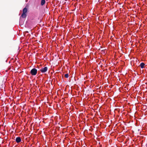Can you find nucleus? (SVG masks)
I'll return each instance as SVG.
<instances>
[{"mask_svg": "<svg viewBox=\"0 0 147 147\" xmlns=\"http://www.w3.org/2000/svg\"><path fill=\"white\" fill-rule=\"evenodd\" d=\"M27 9L25 7L23 9V13L22 14L21 17L23 18H25L27 16Z\"/></svg>", "mask_w": 147, "mask_h": 147, "instance_id": "1", "label": "nucleus"}, {"mask_svg": "<svg viewBox=\"0 0 147 147\" xmlns=\"http://www.w3.org/2000/svg\"><path fill=\"white\" fill-rule=\"evenodd\" d=\"M30 74L33 76L35 75L37 73V70L35 68H33L30 71Z\"/></svg>", "mask_w": 147, "mask_h": 147, "instance_id": "2", "label": "nucleus"}, {"mask_svg": "<svg viewBox=\"0 0 147 147\" xmlns=\"http://www.w3.org/2000/svg\"><path fill=\"white\" fill-rule=\"evenodd\" d=\"M48 70V67H45L42 68L40 70V71L42 73L46 72Z\"/></svg>", "mask_w": 147, "mask_h": 147, "instance_id": "3", "label": "nucleus"}, {"mask_svg": "<svg viewBox=\"0 0 147 147\" xmlns=\"http://www.w3.org/2000/svg\"><path fill=\"white\" fill-rule=\"evenodd\" d=\"M21 138L20 137H17L16 139V141L17 143H19L21 141Z\"/></svg>", "mask_w": 147, "mask_h": 147, "instance_id": "4", "label": "nucleus"}, {"mask_svg": "<svg viewBox=\"0 0 147 147\" xmlns=\"http://www.w3.org/2000/svg\"><path fill=\"white\" fill-rule=\"evenodd\" d=\"M145 64L144 63H140V66L142 68H143L144 67Z\"/></svg>", "mask_w": 147, "mask_h": 147, "instance_id": "5", "label": "nucleus"}, {"mask_svg": "<svg viewBox=\"0 0 147 147\" xmlns=\"http://www.w3.org/2000/svg\"><path fill=\"white\" fill-rule=\"evenodd\" d=\"M45 0H42L41 2V5L42 6L45 3Z\"/></svg>", "mask_w": 147, "mask_h": 147, "instance_id": "6", "label": "nucleus"}, {"mask_svg": "<svg viewBox=\"0 0 147 147\" xmlns=\"http://www.w3.org/2000/svg\"><path fill=\"white\" fill-rule=\"evenodd\" d=\"M65 77L66 78H68V74H67L65 75Z\"/></svg>", "mask_w": 147, "mask_h": 147, "instance_id": "7", "label": "nucleus"}]
</instances>
